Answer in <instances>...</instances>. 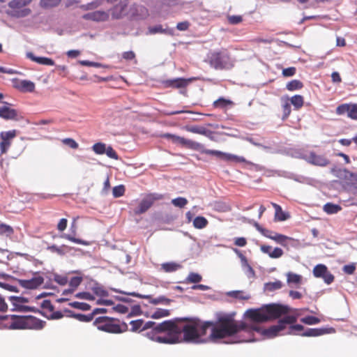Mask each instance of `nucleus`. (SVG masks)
Here are the masks:
<instances>
[{
  "label": "nucleus",
  "mask_w": 357,
  "mask_h": 357,
  "mask_svg": "<svg viewBox=\"0 0 357 357\" xmlns=\"http://www.w3.org/2000/svg\"><path fill=\"white\" fill-rule=\"evenodd\" d=\"M260 332L261 328L255 325H248L245 321H236L229 315L220 317L214 323L209 338L212 340L231 337L241 332L245 334V337L238 342L253 341V332Z\"/></svg>",
  "instance_id": "nucleus-1"
},
{
  "label": "nucleus",
  "mask_w": 357,
  "mask_h": 357,
  "mask_svg": "<svg viewBox=\"0 0 357 357\" xmlns=\"http://www.w3.org/2000/svg\"><path fill=\"white\" fill-rule=\"evenodd\" d=\"M290 308L287 305L277 303L264 305L259 308H250L245 311L244 317L255 324L264 323L276 319L282 315L289 312Z\"/></svg>",
  "instance_id": "nucleus-2"
},
{
  "label": "nucleus",
  "mask_w": 357,
  "mask_h": 357,
  "mask_svg": "<svg viewBox=\"0 0 357 357\" xmlns=\"http://www.w3.org/2000/svg\"><path fill=\"white\" fill-rule=\"evenodd\" d=\"M149 339L162 344H175L178 331L173 320H166L143 334Z\"/></svg>",
  "instance_id": "nucleus-3"
},
{
  "label": "nucleus",
  "mask_w": 357,
  "mask_h": 357,
  "mask_svg": "<svg viewBox=\"0 0 357 357\" xmlns=\"http://www.w3.org/2000/svg\"><path fill=\"white\" fill-rule=\"evenodd\" d=\"M172 320L174 321V325L178 331L175 343L182 341L185 342H199L197 331L199 319L183 317Z\"/></svg>",
  "instance_id": "nucleus-4"
},
{
  "label": "nucleus",
  "mask_w": 357,
  "mask_h": 357,
  "mask_svg": "<svg viewBox=\"0 0 357 357\" xmlns=\"http://www.w3.org/2000/svg\"><path fill=\"white\" fill-rule=\"evenodd\" d=\"M207 62L215 70H229L234 66L235 59L226 49L211 52L207 55Z\"/></svg>",
  "instance_id": "nucleus-5"
},
{
  "label": "nucleus",
  "mask_w": 357,
  "mask_h": 357,
  "mask_svg": "<svg viewBox=\"0 0 357 357\" xmlns=\"http://www.w3.org/2000/svg\"><path fill=\"white\" fill-rule=\"evenodd\" d=\"M33 0H12L8 3V8L10 9L8 14L15 17H24L28 16L31 10L26 6L30 4Z\"/></svg>",
  "instance_id": "nucleus-6"
},
{
  "label": "nucleus",
  "mask_w": 357,
  "mask_h": 357,
  "mask_svg": "<svg viewBox=\"0 0 357 357\" xmlns=\"http://www.w3.org/2000/svg\"><path fill=\"white\" fill-rule=\"evenodd\" d=\"M98 329L107 333H119L123 332L121 326L114 319L108 317H99L94 321Z\"/></svg>",
  "instance_id": "nucleus-7"
},
{
  "label": "nucleus",
  "mask_w": 357,
  "mask_h": 357,
  "mask_svg": "<svg viewBox=\"0 0 357 357\" xmlns=\"http://www.w3.org/2000/svg\"><path fill=\"white\" fill-rule=\"evenodd\" d=\"M297 318L293 315L285 316L280 319L277 325L272 326L267 329L261 330L259 333L267 336L268 337H273L277 336L280 331L284 330L287 324H291L296 322Z\"/></svg>",
  "instance_id": "nucleus-8"
},
{
  "label": "nucleus",
  "mask_w": 357,
  "mask_h": 357,
  "mask_svg": "<svg viewBox=\"0 0 357 357\" xmlns=\"http://www.w3.org/2000/svg\"><path fill=\"white\" fill-rule=\"evenodd\" d=\"M163 199V195L158 193H149L140 202L139 206L134 210L135 215H140L147 211L157 200Z\"/></svg>",
  "instance_id": "nucleus-9"
},
{
  "label": "nucleus",
  "mask_w": 357,
  "mask_h": 357,
  "mask_svg": "<svg viewBox=\"0 0 357 357\" xmlns=\"http://www.w3.org/2000/svg\"><path fill=\"white\" fill-rule=\"evenodd\" d=\"M162 137L171 140L174 144H178L183 147L194 151L199 146V142L170 133H165L162 135Z\"/></svg>",
  "instance_id": "nucleus-10"
},
{
  "label": "nucleus",
  "mask_w": 357,
  "mask_h": 357,
  "mask_svg": "<svg viewBox=\"0 0 357 357\" xmlns=\"http://www.w3.org/2000/svg\"><path fill=\"white\" fill-rule=\"evenodd\" d=\"M336 114L338 115L347 114V116L357 121V103H344L336 108Z\"/></svg>",
  "instance_id": "nucleus-11"
},
{
  "label": "nucleus",
  "mask_w": 357,
  "mask_h": 357,
  "mask_svg": "<svg viewBox=\"0 0 357 357\" xmlns=\"http://www.w3.org/2000/svg\"><path fill=\"white\" fill-rule=\"evenodd\" d=\"M17 130H12L0 133V151L1 153H6L11 145L12 140L17 136Z\"/></svg>",
  "instance_id": "nucleus-12"
},
{
  "label": "nucleus",
  "mask_w": 357,
  "mask_h": 357,
  "mask_svg": "<svg viewBox=\"0 0 357 357\" xmlns=\"http://www.w3.org/2000/svg\"><path fill=\"white\" fill-rule=\"evenodd\" d=\"M11 82L13 86L22 93L33 92L36 88L35 84L30 80L13 78Z\"/></svg>",
  "instance_id": "nucleus-13"
},
{
  "label": "nucleus",
  "mask_w": 357,
  "mask_h": 357,
  "mask_svg": "<svg viewBox=\"0 0 357 357\" xmlns=\"http://www.w3.org/2000/svg\"><path fill=\"white\" fill-rule=\"evenodd\" d=\"M195 78H176L162 81V84L166 88L183 89L185 88Z\"/></svg>",
  "instance_id": "nucleus-14"
},
{
  "label": "nucleus",
  "mask_w": 357,
  "mask_h": 357,
  "mask_svg": "<svg viewBox=\"0 0 357 357\" xmlns=\"http://www.w3.org/2000/svg\"><path fill=\"white\" fill-rule=\"evenodd\" d=\"M304 159L310 164L320 167H326L330 163L329 160L325 156L317 155L314 152H310L304 156Z\"/></svg>",
  "instance_id": "nucleus-15"
},
{
  "label": "nucleus",
  "mask_w": 357,
  "mask_h": 357,
  "mask_svg": "<svg viewBox=\"0 0 357 357\" xmlns=\"http://www.w3.org/2000/svg\"><path fill=\"white\" fill-rule=\"evenodd\" d=\"M85 20L93 21L96 22H105L108 20L109 14L104 10H96L86 13L82 17Z\"/></svg>",
  "instance_id": "nucleus-16"
},
{
  "label": "nucleus",
  "mask_w": 357,
  "mask_h": 357,
  "mask_svg": "<svg viewBox=\"0 0 357 357\" xmlns=\"http://www.w3.org/2000/svg\"><path fill=\"white\" fill-rule=\"evenodd\" d=\"M3 106L0 107V117L4 120H17L18 112L10 107L11 104L3 102Z\"/></svg>",
  "instance_id": "nucleus-17"
},
{
  "label": "nucleus",
  "mask_w": 357,
  "mask_h": 357,
  "mask_svg": "<svg viewBox=\"0 0 357 357\" xmlns=\"http://www.w3.org/2000/svg\"><path fill=\"white\" fill-rule=\"evenodd\" d=\"M128 2L121 1L111 9L112 18L119 20L122 18L126 14Z\"/></svg>",
  "instance_id": "nucleus-18"
},
{
  "label": "nucleus",
  "mask_w": 357,
  "mask_h": 357,
  "mask_svg": "<svg viewBox=\"0 0 357 357\" xmlns=\"http://www.w3.org/2000/svg\"><path fill=\"white\" fill-rule=\"evenodd\" d=\"M43 282L44 279L41 276H36L29 280H20L19 283L24 288L34 289L40 286Z\"/></svg>",
  "instance_id": "nucleus-19"
},
{
  "label": "nucleus",
  "mask_w": 357,
  "mask_h": 357,
  "mask_svg": "<svg viewBox=\"0 0 357 357\" xmlns=\"http://www.w3.org/2000/svg\"><path fill=\"white\" fill-rule=\"evenodd\" d=\"M10 301L12 302L15 310L19 311L28 312L31 310V307L24 306L22 304L29 302V299L22 296H10Z\"/></svg>",
  "instance_id": "nucleus-20"
},
{
  "label": "nucleus",
  "mask_w": 357,
  "mask_h": 357,
  "mask_svg": "<svg viewBox=\"0 0 357 357\" xmlns=\"http://www.w3.org/2000/svg\"><path fill=\"white\" fill-rule=\"evenodd\" d=\"M44 322L33 316H25V329H41Z\"/></svg>",
  "instance_id": "nucleus-21"
},
{
  "label": "nucleus",
  "mask_w": 357,
  "mask_h": 357,
  "mask_svg": "<svg viewBox=\"0 0 357 357\" xmlns=\"http://www.w3.org/2000/svg\"><path fill=\"white\" fill-rule=\"evenodd\" d=\"M333 328H308L303 334L305 337H317L333 332Z\"/></svg>",
  "instance_id": "nucleus-22"
},
{
  "label": "nucleus",
  "mask_w": 357,
  "mask_h": 357,
  "mask_svg": "<svg viewBox=\"0 0 357 357\" xmlns=\"http://www.w3.org/2000/svg\"><path fill=\"white\" fill-rule=\"evenodd\" d=\"M10 328L12 329H25V317L12 315Z\"/></svg>",
  "instance_id": "nucleus-23"
},
{
  "label": "nucleus",
  "mask_w": 357,
  "mask_h": 357,
  "mask_svg": "<svg viewBox=\"0 0 357 357\" xmlns=\"http://www.w3.org/2000/svg\"><path fill=\"white\" fill-rule=\"evenodd\" d=\"M235 103L232 100H231L230 99L225 98L223 97L219 98L213 103V106L215 108L219 109H227L228 107H233Z\"/></svg>",
  "instance_id": "nucleus-24"
},
{
  "label": "nucleus",
  "mask_w": 357,
  "mask_h": 357,
  "mask_svg": "<svg viewBox=\"0 0 357 357\" xmlns=\"http://www.w3.org/2000/svg\"><path fill=\"white\" fill-rule=\"evenodd\" d=\"M144 298L148 299L149 303L153 305L162 304L168 305L173 300L166 298L165 296H159L157 298H153L151 296H144Z\"/></svg>",
  "instance_id": "nucleus-25"
},
{
  "label": "nucleus",
  "mask_w": 357,
  "mask_h": 357,
  "mask_svg": "<svg viewBox=\"0 0 357 357\" xmlns=\"http://www.w3.org/2000/svg\"><path fill=\"white\" fill-rule=\"evenodd\" d=\"M214 326V323L212 321H205L202 323L199 319V326H197V331H198V340L199 341V339L201 337L204 336L206 335L207 330L210 328L212 330V328Z\"/></svg>",
  "instance_id": "nucleus-26"
},
{
  "label": "nucleus",
  "mask_w": 357,
  "mask_h": 357,
  "mask_svg": "<svg viewBox=\"0 0 357 357\" xmlns=\"http://www.w3.org/2000/svg\"><path fill=\"white\" fill-rule=\"evenodd\" d=\"M28 57L33 61L44 66H54V61L47 57L36 56L32 53L28 54Z\"/></svg>",
  "instance_id": "nucleus-27"
},
{
  "label": "nucleus",
  "mask_w": 357,
  "mask_h": 357,
  "mask_svg": "<svg viewBox=\"0 0 357 357\" xmlns=\"http://www.w3.org/2000/svg\"><path fill=\"white\" fill-rule=\"evenodd\" d=\"M195 151H197L202 153H205L207 155H215V156H217V157L221 158L222 160L223 155H224V152H222L220 151H217V150L206 149H205L204 146L201 143H199L198 149H195Z\"/></svg>",
  "instance_id": "nucleus-28"
},
{
  "label": "nucleus",
  "mask_w": 357,
  "mask_h": 357,
  "mask_svg": "<svg viewBox=\"0 0 357 357\" xmlns=\"http://www.w3.org/2000/svg\"><path fill=\"white\" fill-rule=\"evenodd\" d=\"M273 206L275 209V219L278 221H284L289 218V215L282 211L280 206L275 203H272Z\"/></svg>",
  "instance_id": "nucleus-29"
},
{
  "label": "nucleus",
  "mask_w": 357,
  "mask_h": 357,
  "mask_svg": "<svg viewBox=\"0 0 357 357\" xmlns=\"http://www.w3.org/2000/svg\"><path fill=\"white\" fill-rule=\"evenodd\" d=\"M47 249L50 252L57 253L58 255H63L70 250V248L66 245H62L61 246L52 245L49 246Z\"/></svg>",
  "instance_id": "nucleus-30"
},
{
  "label": "nucleus",
  "mask_w": 357,
  "mask_h": 357,
  "mask_svg": "<svg viewBox=\"0 0 357 357\" xmlns=\"http://www.w3.org/2000/svg\"><path fill=\"white\" fill-rule=\"evenodd\" d=\"M223 160L227 162H245L246 160L242 156H238L231 153H224Z\"/></svg>",
  "instance_id": "nucleus-31"
},
{
  "label": "nucleus",
  "mask_w": 357,
  "mask_h": 357,
  "mask_svg": "<svg viewBox=\"0 0 357 357\" xmlns=\"http://www.w3.org/2000/svg\"><path fill=\"white\" fill-rule=\"evenodd\" d=\"M342 210V207L338 204L331 202L326 203L324 206V211L328 214H334Z\"/></svg>",
  "instance_id": "nucleus-32"
},
{
  "label": "nucleus",
  "mask_w": 357,
  "mask_h": 357,
  "mask_svg": "<svg viewBox=\"0 0 357 357\" xmlns=\"http://www.w3.org/2000/svg\"><path fill=\"white\" fill-rule=\"evenodd\" d=\"M61 2V0H40V6L45 9L52 8L58 6Z\"/></svg>",
  "instance_id": "nucleus-33"
},
{
  "label": "nucleus",
  "mask_w": 357,
  "mask_h": 357,
  "mask_svg": "<svg viewBox=\"0 0 357 357\" xmlns=\"http://www.w3.org/2000/svg\"><path fill=\"white\" fill-rule=\"evenodd\" d=\"M208 224V220L203 216H197L193 220V226L199 229L205 228Z\"/></svg>",
  "instance_id": "nucleus-34"
},
{
  "label": "nucleus",
  "mask_w": 357,
  "mask_h": 357,
  "mask_svg": "<svg viewBox=\"0 0 357 357\" xmlns=\"http://www.w3.org/2000/svg\"><path fill=\"white\" fill-rule=\"evenodd\" d=\"M170 315V310L162 308H158L151 315L152 319H158Z\"/></svg>",
  "instance_id": "nucleus-35"
},
{
  "label": "nucleus",
  "mask_w": 357,
  "mask_h": 357,
  "mask_svg": "<svg viewBox=\"0 0 357 357\" xmlns=\"http://www.w3.org/2000/svg\"><path fill=\"white\" fill-rule=\"evenodd\" d=\"M184 129L188 132L199 135H206V132L204 127L199 126H185Z\"/></svg>",
  "instance_id": "nucleus-36"
},
{
  "label": "nucleus",
  "mask_w": 357,
  "mask_h": 357,
  "mask_svg": "<svg viewBox=\"0 0 357 357\" xmlns=\"http://www.w3.org/2000/svg\"><path fill=\"white\" fill-rule=\"evenodd\" d=\"M161 267L164 271H165L167 273H169V272H174V271H177L178 269H179L181 267V266L175 262H167V263L162 264L161 265Z\"/></svg>",
  "instance_id": "nucleus-37"
},
{
  "label": "nucleus",
  "mask_w": 357,
  "mask_h": 357,
  "mask_svg": "<svg viewBox=\"0 0 357 357\" xmlns=\"http://www.w3.org/2000/svg\"><path fill=\"white\" fill-rule=\"evenodd\" d=\"M282 119L284 120L290 115L291 109V103L289 102V99L286 98L282 100Z\"/></svg>",
  "instance_id": "nucleus-38"
},
{
  "label": "nucleus",
  "mask_w": 357,
  "mask_h": 357,
  "mask_svg": "<svg viewBox=\"0 0 357 357\" xmlns=\"http://www.w3.org/2000/svg\"><path fill=\"white\" fill-rule=\"evenodd\" d=\"M303 87L302 82L298 79H293L287 84L286 88L288 91H293L301 89Z\"/></svg>",
  "instance_id": "nucleus-39"
},
{
  "label": "nucleus",
  "mask_w": 357,
  "mask_h": 357,
  "mask_svg": "<svg viewBox=\"0 0 357 357\" xmlns=\"http://www.w3.org/2000/svg\"><path fill=\"white\" fill-rule=\"evenodd\" d=\"M328 268L324 264H318L313 268V275L315 278H321L326 273Z\"/></svg>",
  "instance_id": "nucleus-40"
},
{
  "label": "nucleus",
  "mask_w": 357,
  "mask_h": 357,
  "mask_svg": "<svg viewBox=\"0 0 357 357\" xmlns=\"http://www.w3.org/2000/svg\"><path fill=\"white\" fill-rule=\"evenodd\" d=\"M272 240L275 241L276 243H278L283 246H286V241L287 240L293 241L294 239L291 237L287 236L283 234H280L278 233H274L273 238Z\"/></svg>",
  "instance_id": "nucleus-41"
},
{
  "label": "nucleus",
  "mask_w": 357,
  "mask_h": 357,
  "mask_svg": "<svg viewBox=\"0 0 357 357\" xmlns=\"http://www.w3.org/2000/svg\"><path fill=\"white\" fill-rule=\"evenodd\" d=\"M287 282L289 284L294 283L296 284H299L302 282V276L291 272H289L287 274Z\"/></svg>",
  "instance_id": "nucleus-42"
},
{
  "label": "nucleus",
  "mask_w": 357,
  "mask_h": 357,
  "mask_svg": "<svg viewBox=\"0 0 357 357\" xmlns=\"http://www.w3.org/2000/svg\"><path fill=\"white\" fill-rule=\"evenodd\" d=\"M290 100H291V103L297 109L301 108L304 103L303 97L300 95H295V96H292Z\"/></svg>",
  "instance_id": "nucleus-43"
},
{
  "label": "nucleus",
  "mask_w": 357,
  "mask_h": 357,
  "mask_svg": "<svg viewBox=\"0 0 357 357\" xmlns=\"http://www.w3.org/2000/svg\"><path fill=\"white\" fill-rule=\"evenodd\" d=\"M301 321L307 325H314L321 322L320 319L314 316H306L301 319Z\"/></svg>",
  "instance_id": "nucleus-44"
},
{
  "label": "nucleus",
  "mask_w": 357,
  "mask_h": 357,
  "mask_svg": "<svg viewBox=\"0 0 357 357\" xmlns=\"http://www.w3.org/2000/svg\"><path fill=\"white\" fill-rule=\"evenodd\" d=\"M92 150L98 155H102L106 152V144L102 142H98L93 145Z\"/></svg>",
  "instance_id": "nucleus-45"
},
{
  "label": "nucleus",
  "mask_w": 357,
  "mask_h": 357,
  "mask_svg": "<svg viewBox=\"0 0 357 357\" xmlns=\"http://www.w3.org/2000/svg\"><path fill=\"white\" fill-rule=\"evenodd\" d=\"M202 280V275L197 273H190L188 276L186 278V281L188 283H198L201 282Z\"/></svg>",
  "instance_id": "nucleus-46"
},
{
  "label": "nucleus",
  "mask_w": 357,
  "mask_h": 357,
  "mask_svg": "<svg viewBox=\"0 0 357 357\" xmlns=\"http://www.w3.org/2000/svg\"><path fill=\"white\" fill-rule=\"evenodd\" d=\"M188 200L185 197H177L172 200V204L176 207L183 208L188 204Z\"/></svg>",
  "instance_id": "nucleus-47"
},
{
  "label": "nucleus",
  "mask_w": 357,
  "mask_h": 357,
  "mask_svg": "<svg viewBox=\"0 0 357 357\" xmlns=\"http://www.w3.org/2000/svg\"><path fill=\"white\" fill-rule=\"evenodd\" d=\"M14 233L13 229L8 225L4 223L0 224V234H6L7 236H11Z\"/></svg>",
  "instance_id": "nucleus-48"
},
{
  "label": "nucleus",
  "mask_w": 357,
  "mask_h": 357,
  "mask_svg": "<svg viewBox=\"0 0 357 357\" xmlns=\"http://www.w3.org/2000/svg\"><path fill=\"white\" fill-rule=\"evenodd\" d=\"M126 189L124 185H120L113 188L112 194L116 198L123 196L125 193Z\"/></svg>",
  "instance_id": "nucleus-49"
},
{
  "label": "nucleus",
  "mask_w": 357,
  "mask_h": 357,
  "mask_svg": "<svg viewBox=\"0 0 357 357\" xmlns=\"http://www.w3.org/2000/svg\"><path fill=\"white\" fill-rule=\"evenodd\" d=\"M70 305L74 308L79 309L82 310H89L91 308V306L89 304L77 301L70 303Z\"/></svg>",
  "instance_id": "nucleus-50"
},
{
  "label": "nucleus",
  "mask_w": 357,
  "mask_h": 357,
  "mask_svg": "<svg viewBox=\"0 0 357 357\" xmlns=\"http://www.w3.org/2000/svg\"><path fill=\"white\" fill-rule=\"evenodd\" d=\"M92 291L96 295L98 296L105 297L108 296V292L105 289H104L103 287L98 285H96L95 287H93L92 288Z\"/></svg>",
  "instance_id": "nucleus-51"
},
{
  "label": "nucleus",
  "mask_w": 357,
  "mask_h": 357,
  "mask_svg": "<svg viewBox=\"0 0 357 357\" xmlns=\"http://www.w3.org/2000/svg\"><path fill=\"white\" fill-rule=\"evenodd\" d=\"M143 324L144 321L142 319L131 321L130 322V325L131 326V331H136L141 329V331H142Z\"/></svg>",
  "instance_id": "nucleus-52"
},
{
  "label": "nucleus",
  "mask_w": 357,
  "mask_h": 357,
  "mask_svg": "<svg viewBox=\"0 0 357 357\" xmlns=\"http://www.w3.org/2000/svg\"><path fill=\"white\" fill-rule=\"evenodd\" d=\"M62 238H65V239H67L71 242H73V243H77V244H80V245H88V243L80 239V238H77L70 234H63L61 236Z\"/></svg>",
  "instance_id": "nucleus-53"
},
{
  "label": "nucleus",
  "mask_w": 357,
  "mask_h": 357,
  "mask_svg": "<svg viewBox=\"0 0 357 357\" xmlns=\"http://www.w3.org/2000/svg\"><path fill=\"white\" fill-rule=\"evenodd\" d=\"M82 278L79 276L73 277L69 281V285L73 289H76L82 282Z\"/></svg>",
  "instance_id": "nucleus-54"
},
{
  "label": "nucleus",
  "mask_w": 357,
  "mask_h": 357,
  "mask_svg": "<svg viewBox=\"0 0 357 357\" xmlns=\"http://www.w3.org/2000/svg\"><path fill=\"white\" fill-rule=\"evenodd\" d=\"M62 143L73 149H77L79 146L78 144L72 138H65L62 139Z\"/></svg>",
  "instance_id": "nucleus-55"
},
{
  "label": "nucleus",
  "mask_w": 357,
  "mask_h": 357,
  "mask_svg": "<svg viewBox=\"0 0 357 357\" xmlns=\"http://www.w3.org/2000/svg\"><path fill=\"white\" fill-rule=\"evenodd\" d=\"M75 297L80 299H84L88 301H93L95 297L89 292H79L75 295Z\"/></svg>",
  "instance_id": "nucleus-56"
},
{
  "label": "nucleus",
  "mask_w": 357,
  "mask_h": 357,
  "mask_svg": "<svg viewBox=\"0 0 357 357\" xmlns=\"http://www.w3.org/2000/svg\"><path fill=\"white\" fill-rule=\"evenodd\" d=\"M105 153L110 158L114 160L119 158L118 154L111 146H106V152H105Z\"/></svg>",
  "instance_id": "nucleus-57"
},
{
  "label": "nucleus",
  "mask_w": 357,
  "mask_h": 357,
  "mask_svg": "<svg viewBox=\"0 0 357 357\" xmlns=\"http://www.w3.org/2000/svg\"><path fill=\"white\" fill-rule=\"evenodd\" d=\"M158 33H165V30L162 28V25H156L154 26H151L149 28V33L150 34H155Z\"/></svg>",
  "instance_id": "nucleus-58"
},
{
  "label": "nucleus",
  "mask_w": 357,
  "mask_h": 357,
  "mask_svg": "<svg viewBox=\"0 0 357 357\" xmlns=\"http://www.w3.org/2000/svg\"><path fill=\"white\" fill-rule=\"evenodd\" d=\"M284 254L283 250L280 248H275L271 254H270V257L273 259H278L281 257Z\"/></svg>",
  "instance_id": "nucleus-59"
},
{
  "label": "nucleus",
  "mask_w": 357,
  "mask_h": 357,
  "mask_svg": "<svg viewBox=\"0 0 357 357\" xmlns=\"http://www.w3.org/2000/svg\"><path fill=\"white\" fill-rule=\"evenodd\" d=\"M73 317H75L79 321H84V322H89L92 320L91 315H84L82 314H74Z\"/></svg>",
  "instance_id": "nucleus-60"
},
{
  "label": "nucleus",
  "mask_w": 357,
  "mask_h": 357,
  "mask_svg": "<svg viewBox=\"0 0 357 357\" xmlns=\"http://www.w3.org/2000/svg\"><path fill=\"white\" fill-rule=\"evenodd\" d=\"M157 326V324L151 321H149L146 322L144 321L143 326H142V332L145 333L148 330H152V328H154V327Z\"/></svg>",
  "instance_id": "nucleus-61"
},
{
  "label": "nucleus",
  "mask_w": 357,
  "mask_h": 357,
  "mask_svg": "<svg viewBox=\"0 0 357 357\" xmlns=\"http://www.w3.org/2000/svg\"><path fill=\"white\" fill-rule=\"evenodd\" d=\"M321 278L328 284H331L334 280L333 275L331 274L328 270H327L326 273H324V276L321 277Z\"/></svg>",
  "instance_id": "nucleus-62"
},
{
  "label": "nucleus",
  "mask_w": 357,
  "mask_h": 357,
  "mask_svg": "<svg viewBox=\"0 0 357 357\" xmlns=\"http://www.w3.org/2000/svg\"><path fill=\"white\" fill-rule=\"evenodd\" d=\"M231 295H232L234 297H235L236 298H239V299H242V300H248L250 298L249 296H248V295L245 296L244 293L241 291H232L231 293Z\"/></svg>",
  "instance_id": "nucleus-63"
},
{
  "label": "nucleus",
  "mask_w": 357,
  "mask_h": 357,
  "mask_svg": "<svg viewBox=\"0 0 357 357\" xmlns=\"http://www.w3.org/2000/svg\"><path fill=\"white\" fill-rule=\"evenodd\" d=\"M296 71V68L294 67H289L287 68H285L282 70V75L284 77H291L295 75Z\"/></svg>",
  "instance_id": "nucleus-64"
}]
</instances>
